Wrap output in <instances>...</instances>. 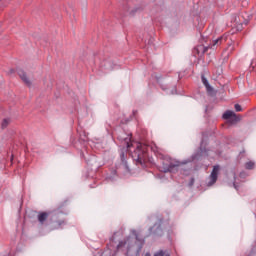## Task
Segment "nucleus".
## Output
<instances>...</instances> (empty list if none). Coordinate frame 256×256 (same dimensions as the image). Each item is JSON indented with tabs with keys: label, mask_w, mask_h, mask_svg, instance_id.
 <instances>
[{
	"label": "nucleus",
	"mask_w": 256,
	"mask_h": 256,
	"mask_svg": "<svg viewBox=\"0 0 256 256\" xmlns=\"http://www.w3.org/2000/svg\"><path fill=\"white\" fill-rule=\"evenodd\" d=\"M127 149L134 161L143 165L147 161V146L140 142L126 141Z\"/></svg>",
	"instance_id": "nucleus-1"
},
{
	"label": "nucleus",
	"mask_w": 256,
	"mask_h": 256,
	"mask_svg": "<svg viewBox=\"0 0 256 256\" xmlns=\"http://www.w3.org/2000/svg\"><path fill=\"white\" fill-rule=\"evenodd\" d=\"M158 158L161 161L160 171L164 173H173V171L179 167V162H175V160L171 159L169 156L159 154Z\"/></svg>",
	"instance_id": "nucleus-2"
},
{
	"label": "nucleus",
	"mask_w": 256,
	"mask_h": 256,
	"mask_svg": "<svg viewBox=\"0 0 256 256\" xmlns=\"http://www.w3.org/2000/svg\"><path fill=\"white\" fill-rule=\"evenodd\" d=\"M131 247H133L131 237H128L126 240L119 242L117 245V251H126L127 256L129 255V251H131Z\"/></svg>",
	"instance_id": "nucleus-3"
},
{
	"label": "nucleus",
	"mask_w": 256,
	"mask_h": 256,
	"mask_svg": "<svg viewBox=\"0 0 256 256\" xmlns=\"http://www.w3.org/2000/svg\"><path fill=\"white\" fill-rule=\"evenodd\" d=\"M219 175V166H214L213 170L209 176V181H208V187H211L217 183V177Z\"/></svg>",
	"instance_id": "nucleus-4"
},
{
	"label": "nucleus",
	"mask_w": 256,
	"mask_h": 256,
	"mask_svg": "<svg viewBox=\"0 0 256 256\" xmlns=\"http://www.w3.org/2000/svg\"><path fill=\"white\" fill-rule=\"evenodd\" d=\"M131 233H132L133 237H135V239H136L135 245H137V247H138L137 255H139V253H141V249H143V245H145V240L139 238V234L137 233V231L132 230Z\"/></svg>",
	"instance_id": "nucleus-5"
},
{
	"label": "nucleus",
	"mask_w": 256,
	"mask_h": 256,
	"mask_svg": "<svg viewBox=\"0 0 256 256\" xmlns=\"http://www.w3.org/2000/svg\"><path fill=\"white\" fill-rule=\"evenodd\" d=\"M202 83L206 87V91L210 95H213V87H211V85L209 84V81L207 80V78H205V76H202Z\"/></svg>",
	"instance_id": "nucleus-6"
},
{
	"label": "nucleus",
	"mask_w": 256,
	"mask_h": 256,
	"mask_svg": "<svg viewBox=\"0 0 256 256\" xmlns=\"http://www.w3.org/2000/svg\"><path fill=\"white\" fill-rule=\"evenodd\" d=\"M19 77L26 83V85H31V82L29 81V78L27 77V74L23 70L18 71Z\"/></svg>",
	"instance_id": "nucleus-7"
},
{
	"label": "nucleus",
	"mask_w": 256,
	"mask_h": 256,
	"mask_svg": "<svg viewBox=\"0 0 256 256\" xmlns=\"http://www.w3.org/2000/svg\"><path fill=\"white\" fill-rule=\"evenodd\" d=\"M232 117H233V119H237V116L235 115V112H233L231 110H227L223 114V119H231Z\"/></svg>",
	"instance_id": "nucleus-8"
},
{
	"label": "nucleus",
	"mask_w": 256,
	"mask_h": 256,
	"mask_svg": "<svg viewBox=\"0 0 256 256\" xmlns=\"http://www.w3.org/2000/svg\"><path fill=\"white\" fill-rule=\"evenodd\" d=\"M47 217H49V214L47 212H41L39 215H38V221L40 223H43L45 221H47Z\"/></svg>",
	"instance_id": "nucleus-9"
},
{
	"label": "nucleus",
	"mask_w": 256,
	"mask_h": 256,
	"mask_svg": "<svg viewBox=\"0 0 256 256\" xmlns=\"http://www.w3.org/2000/svg\"><path fill=\"white\" fill-rule=\"evenodd\" d=\"M223 43V37H219L216 40L212 42V44L209 46L210 49H213L216 45H221Z\"/></svg>",
	"instance_id": "nucleus-10"
},
{
	"label": "nucleus",
	"mask_w": 256,
	"mask_h": 256,
	"mask_svg": "<svg viewBox=\"0 0 256 256\" xmlns=\"http://www.w3.org/2000/svg\"><path fill=\"white\" fill-rule=\"evenodd\" d=\"M153 256H171L167 251L160 250L156 253H154Z\"/></svg>",
	"instance_id": "nucleus-11"
},
{
	"label": "nucleus",
	"mask_w": 256,
	"mask_h": 256,
	"mask_svg": "<svg viewBox=\"0 0 256 256\" xmlns=\"http://www.w3.org/2000/svg\"><path fill=\"white\" fill-rule=\"evenodd\" d=\"M9 123H11V119L9 118L4 119L2 121V129H5L9 125Z\"/></svg>",
	"instance_id": "nucleus-12"
},
{
	"label": "nucleus",
	"mask_w": 256,
	"mask_h": 256,
	"mask_svg": "<svg viewBox=\"0 0 256 256\" xmlns=\"http://www.w3.org/2000/svg\"><path fill=\"white\" fill-rule=\"evenodd\" d=\"M246 169H253L255 167V162L249 161L245 164Z\"/></svg>",
	"instance_id": "nucleus-13"
},
{
	"label": "nucleus",
	"mask_w": 256,
	"mask_h": 256,
	"mask_svg": "<svg viewBox=\"0 0 256 256\" xmlns=\"http://www.w3.org/2000/svg\"><path fill=\"white\" fill-rule=\"evenodd\" d=\"M234 107H235V110H236V111H238V112H239V111H242L241 105L235 104Z\"/></svg>",
	"instance_id": "nucleus-14"
},
{
	"label": "nucleus",
	"mask_w": 256,
	"mask_h": 256,
	"mask_svg": "<svg viewBox=\"0 0 256 256\" xmlns=\"http://www.w3.org/2000/svg\"><path fill=\"white\" fill-rule=\"evenodd\" d=\"M152 150L154 151V153H159V148L158 147H155V148L152 147Z\"/></svg>",
	"instance_id": "nucleus-15"
},
{
	"label": "nucleus",
	"mask_w": 256,
	"mask_h": 256,
	"mask_svg": "<svg viewBox=\"0 0 256 256\" xmlns=\"http://www.w3.org/2000/svg\"><path fill=\"white\" fill-rule=\"evenodd\" d=\"M117 235H119V233H115L114 236L111 238L112 243L113 241H115V237H117Z\"/></svg>",
	"instance_id": "nucleus-16"
},
{
	"label": "nucleus",
	"mask_w": 256,
	"mask_h": 256,
	"mask_svg": "<svg viewBox=\"0 0 256 256\" xmlns=\"http://www.w3.org/2000/svg\"><path fill=\"white\" fill-rule=\"evenodd\" d=\"M121 160H122L123 162L125 161V154H124V153L121 154Z\"/></svg>",
	"instance_id": "nucleus-17"
},
{
	"label": "nucleus",
	"mask_w": 256,
	"mask_h": 256,
	"mask_svg": "<svg viewBox=\"0 0 256 256\" xmlns=\"http://www.w3.org/2000/svg\"><path fill=\"white\" fill-rule=\"evenodd\" d=\"M235 189H237V186L234 184Z\"/></svg>",
	"instance_id": "nucleus-18"
}]
</instances>
